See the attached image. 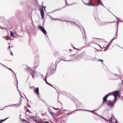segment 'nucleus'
<instances>
[{
	"instance_id": "nucleus-1",
	"label": "nucleus",
	"mask_w": 123,
	"mask_h": 123,
	"mask_svg": "<svg viewBox=\"0 0 123 123\" xmlns=\"http://www.w3.org/2000/svg\"><path fill=\"white\" fill-rule=\"evenodd\" d=\"M119 94L118 91H117L113 93V95L114 97V100L112 102L111 100L107 101V105L110 107V108L114 107V104L115 102L117 99V95Z\"/></svg>"
},
{
	"instance_id": "nucleus-2",
	"label": "nucleus",
	"mask_w": 123,
	"mask_h": 123,
	"mask_svg": "<svg viewBox=\"0 0 123 123\" xmlns=\"http://www.w3.org/2000/svg\"><path fill=\"white\" fill-rule=\"evenodd\" d=\"M113 92H110L107 95H105V96L103 98V102H106L107 101V98L109 96L111 95H113Z\"/></svg>"
},
{
	"instance_id": "nucleus-3",
	"label": "nucleus",
	"mask_w": 123,
	"mask_h": 123,
	"mask_svg": "<svg viewBox=\"0 0 123 123\" xmlns=\"http://www.w3.org/2000/svg\"><path fill=\"white\" fill-rule=\"evenodd\" d=\"M111 122L113 123H117V120L114 116H112L110 119Z\"/></svg>"
},
{
	"instance_id": "nucleus-4",
	"label": "nucleus",
	"mask_w": 123,
	"mask_h": 123,
	"mask_svg": "<svg viewBox=\"0 0 123 123\" xmlns=\"http://www.w3.org/2000/svg\"><path fill=\"white\" fill-rule=\"evenodd\" d=\"M39 28L44 34H47V32L43 27L39 25Z\"/></svg>"
},
{
	"instance_id": "nucleus-5",
	"label": "nucleus",
	"mask_w": 123,
	"mask_h": 123,
	"mask_svg": "<svg viewBox=\"0 0 123 123\" xmlns=\"http://www.w3.org/2000/svg\"><path fill=\"white\" fill-rule=\"evenodd\" d=\"M41 17L43 19L44 18V11L43 10V9L42 8L41 9Z\"/></svg>"
},
{
	"instance_id": "nucleus-6",
	"label": "nucleus",
	"mask_w": 123,
	"mask_h": 123,
	"mask_svg": "<svg viewBox=\"0 0 123 123\" xmlns=\"http://www.w3.org/2000/svg\"><path fill=\"white\" fill-rule=\"evenodd\" d=\"M34 91L37 94H39V88H34Z\"/></svg>"
},
{
	"instance_id": "nucleus-7",
	"label": "nucleus",
	"mask_w": 123,
	"mask_h": 123,
	"mask_svg": "<svg viewBox=\"0 0 123 123\" xmlns=\"http://www.w3.org/2000/svg\"><path fill=\"white\" fill-rule=\"evenodd\" d=\"M83 2L85 5H86L89 6H94V5L92 4V3H91L90 2H89L88 4L86 3Z\"/></svg>"
},
{
	"instance_id": "nucleus-8",
	"label": "nucleus",
	"mask_w": 123,
	"mask_h": 123,
	"mask_svg": "<svg viewBox=\"0 0 123 123\" xmlns=\"http://www.w3.org/2000/svg\"><path fill=\"white\" fill-rule=\"evenodd\" d=\"M9 118V117L6 118L4 119H1L0 120V123H1L6 120L8 118Z\"/></svg>"
},
{
	"instance_id": "nucleus-9",
	"label": "nucleus",
	"mask_w": 123,
	"mask_h": 123,
	"mask_svg": "<svg viewBox=\"0 0 123 123\" xmlns=\"http://www.w3.org/2000/svg\"><path fill=\"white\" fill-rule=\"evenodd\" d=\"M30 73L31 75H32L33 74H35L36 73L35 71L31 70L30 71Z\"/></svg>"
},
{
	"instance_id": "nucleus-10",
	"label": "nucleus",
	"mask_w": 123,
	"mask_h": 123,
	"mask_svg": "<svg viewBox=\"0 0 123 123\" xmlns=\"http://www.w3.org/2000/svg\"><path fill=\"white\" fill-rule=\"evenodd\" d=\"M66 21L67 22H69L71 24H75V22H71L69 21Z\"/></svg>"
},
{
	"instance_id": "nucleus-11",
	"label": "nucleus",
	"mask_w": 123,
	"mask_h": 123,
	"mask_svg": "<svg viewBox=\"0 0 123 123\" xmlns=\"http://www.w3.org/2000/svg\"><path fill=\"white\" fill-rule=\"evenodd\" d=\"M86 110V111H90V112H91L92 111H90V110H84V109H77V110H75L74 111H77V110Z\"/></svg>"
},
{
	"instance_id": "nucleus-12",
	"label": "nucleus",
	"mask_w": 123,
	"mask_h": 123,
	"mask_svg": "<svg viewBox=\"0 0 123 123\" xmlns=\"http://www.w3.org/2000/svg\"><path fill=\"white\" fill-rule=\"evenodd\" d=\"M50 18H51L52 19V20H61V21H62V20L59 19H58V18H55V19H54V18H52L50 16Z\"/></svg>"
},
{
	"instance_id": "nucleus-13",
	"label": "nucleus",
	"mask_w": 123,
	"mask_h": 123,
	"mask_svg": "<svg viewBox=\"0 0 123 123\" xmlns=\"http://www.w3.org/2000/svg\"><path fill=\"white\" fill-rule=\"evenodd\" d=\"M98 4L97 5L98 6V5H100V3L101 2V0H97Z\"/></svg>"
},
{
	"instance_id": "nucleus-14",
	"label": "nucleus",
	"mask_w": 123,
	"mask_h": 123,
	"mask_svg": "<svg viewBox=\"0 0 123 123\" xmlns=\"http://www.w3.org/2000/svg\"><path fill=\"white\" fill-rule=\"evenodd\" d=\"M10 35L11 37H13V35L14 34L13 32L12 31H10Z\"/></svg>"
},
{
	"instance_id": "nucleus-15",
	"label": "nucleus",
	"mask_w": 123,
	"mask_h": 123,
	"mask_svg": "<svg viewBox=\"0 0 123 123\" xmlns=\"http://www.w3.org/2000/svg\"><path fill=\"white\" fill-rule=\"evenodd\" d=\"M117 31H118V29H117V33L115 34V36L114 37L115 39L117 38Z\"/></svg>"
},
{
	"instance_id": "nucleus-16",
	"label": "nucleus",
	"mask_w": 123,
	"mask_h": 123,
	"mask_svg": "<svg viewBox=\"0 0 123 123\" xmlns=\"http://www.w3.org/2000/svg\"><path fill=\"white\" fill-rule=\"evenodd\" d=\"M49 112L51 115L53 116L54 115L53 113L52 112H51L50 111H49Z\"/></svg>"
},
{
	"instance_id": "nucleus-17",
	"label": "nucleus",
	"mask_w": 123,
	"mask_h": 123,
	"mask_svg": "<svg viewBox=\"0 0 123 123\" xmlns=\"http://www.w3.org/2000/svg\"><path fill=\"white\" fill-rule=\"evenodd\" d=\"M61 9H56V10H54V11H53L52 12H55V11L59 10H60Z\"/></svg>"
},
{
	"instance_id": "nucleus-18",
	"label": "nucleus",
	"mask_w": 123,
	"mask_h": 123,
	"mask_svg": "<svg viewBox=\"0 0 123 123\" xmlns=\"http://www.w3.org/2000/svg\"><path fill=\"white\" fill-rule=\"evenodd\" d=\"M46 77H45V79H44V80H45V82H46V83L47 84H48V83L47 81V80H46Z\"/></svg>"
},
{
	"instance_id": "nucleus-19",
	"label": "nucleus",
	"mask_w": 123,
	"mask_h": 123,
	"mask_svg": "<svg viewBox=\"0 0 123 123\" xmlns=\"http://www.w3.org/2000/svg\"><path fill=\"white\" fill-rule=\"evenodd\" d=\"M52 108H53L54 109H55L56 110H58L59 109V108H57L56 109V108H55L53 107H52Z\"/></svg>"
},
{
	"instance_id": "nucleus-20",
	"label": "nucleus",
	"mask_w": 123,
	"mask_h": 123,
	"mask_svg": "<svg viewBox=\"0 0 123 123\" xmlns=\"http://www.w3.org/2000/svg\"><path fill=\"white\" fill-rule=\"evenodd\" d=\"M115 22V21H113V22H106V23H113V22Z\"/></svg>"
},
{
	"instance_id": "nucleus-21",
	"label": "nucleus",
	"mask_w": 123,
	"mask_h": 123,
	"mask_svg": "<svg viewBox=\"0 0 123 123\" xmlns=\"http://www.w3.org/2000/svg\"><path fill=\"white\" fill-rule=\"evenodd\" d=\"M6 38L5 39L6 40H8L9 39V37H6Z\"/></svg>"
},
{
	"instance_id": "nucleus-22",
	"label": "nucleus",
	"mask_w": 123,
	"mask_h": 123,
	"mask_svg": "<svg viewBox=\"0 0 123 123\" xmlns=\"http://www.w3.org/2000/svg\"><path fill=\"white\" fill-rule=\"evenodd\" d=\"M111 44V43H109V44L106 47V48L107 49L108 48V47L110 45V44Z\"/></svg>"
},
{
	"instance_id": "nucleus-23",
	"label": "nucleus",
	"mask_w": 123,
	"mask_h": 123,
	"mask_svg": "<svg viewBox=\"0 0 123 123\" xmlns=\"http://www.w3.org/2000/svg\"><path fill=\"white\" fill-rule=\"evenodd\" d=\"M105 119L106 120V121H108L110 123L111 122H110V119H109L108 120H107V119Z\"/></svg>"
},
{
	"instance_id": "nucleus-24",
	"label": "nucleus",
	"mask_w": 123,
	"mask_h": 123,
	"mask_svg": "<svg viewBox=\"0 0 123 123\" xmlns=\"http://www.w3.org/2000/svg\"><path fill=\"white\" fill-rule=\"evenodd\" d=\"M24 122H27L28 123H30L29 122H28L27 121H26L25 120H24Z\"/></svg>"
},
{
	"instance_id": "nucleus-25",
	"label": "nucleus",
	"mask_w": 123,
	"mask_h": 123,
	"mask_svg": "<svg viewBox=\"0 0 123 123\" xmlns=\"http://www.w3.org/2000/svg\"><path fill=\"white\" fill-rule=\"evenodd\" d=\"M48 84L50 86H52V85L49 83H48Z\"/></svg>"
},
{
	"instance_id": "nucleus-26",
	"label": "nucleus",
	"mask_w": 123,
	"mask_h": 123,
	"mask_svg": "<svg viewBox=\"0 0 123 123\" xmlns=\"http://www.w3.org/2000/svg\"><path fill=\"white\" fill-rule=\"evenodd\" d=\"M95 115H98V116H99V117H102V118H103V117H102L101 116H100L98 115V114H97V113H95Z\"/></svg>"
},
{
	"instance_id": "nucleus-27",
	"label": "nucleus",
	"mask_w": 123,
	"mask_h": 123,
	"mask_svg": "<svg viewBox=\"0 0 123 123\" xmlns=\"http://www.w3.org/2000/svg\"><path fill=\"white\" fill-rule=\"evenodd\" d=\"M63 60L64 61H71L72 60Z\"/></svg>"
},
{
	"instance_id": "nucleus-28",
	"label": "nucleus",
	"mask_w": 123,
	"mask_h": 123,
	"mask_svg": "<svg viewBox=\"0 0 123 123\" xmlns=\"http://www.w3.org/2000/svg\"><path fill=\"white\" fill-rule=\"evenodd\" d=\"M43 123H50L49 122H48L47 121H45Z\"/></svg>"
},
{
	"instance_id": "nucleus-29",
	"label": "nucleus",
	"mask_w": 123,
	"mask_h": 123,
	"mask_svg": "<svg viewBox=\"0 0 123 123\" xmlns=\"http://www.w3.org/2000/svg\"><path fill=\"white\" fill-rule=\"evenodd\" d=\"M35 74H33L32 75V78L33 79H34V75H35Z\"/></svg>"
},
{
	"instance_id": "nucleus-30",
	"label": "nucleus",
	"mask_w": 123,
	"mask_h": 123,
	"mask_svg": "<svg viewBox=\"0 0 123 123\" xmlns=\"http://www.w3.org/2000/svg\"><path fill=\"white\" fill-rule=\"evenodd\" d=\"M114 39H115V38H113L112 40H111V42H110V43H112V41H113V40H114Z\"/></svg>"
},
{
	"instance_id": "nucleus-31",
	"label": "nucleus",
	"mask_w": 123,
	"mask_h": 123,
	"mask_svg": "<svg viewBox=\"0 0 123 123\" xmlns=\"http://www.w3.org/2000/svg\"><path fill=\"white\" fill-rule=\"evenodd\" d=\"M98 61H101L102 63V62L103 61V60H102L101 59H99V60Z\"/></svg>"
},
{
	"instance_id": "nucleus-32",
	"label": "nucleus",
	"mask_w": 123,
	"mask_h": 123,
	"mask_svg": "<svg viewBox=\"0 0 123 123\" xmlns=\"http://www.w3.org/2000/svg\"><path fill=\"white\" fill-rule=\"evenodd\" d=\"M75 4V3H73V4H70V5H68V4H67V5H68V6H70V5H72V4Z\"/></svg>"
},
{
	"instance_id": "nucleus-33",
	"label": "nucleus",
	"mask_w": 123,
	"mask_h": 123,
	"mask_svg": "<svg viewBox=\"0 0 123 123\" xmlns=\"http://www.w3.org/2000/svg\"><path fill=\"white\" fill-rule=\"evenodd\" d=\"M100 5H101L102 6H103L105 7V6H104V5H103V4H102V3H100Z\"/></svg>"
},
{
	"instance_id": "nucleus-34",
	"label": "nucleus",
	"mask_w": 123,
	"mask_h": 123,
	"mask_svg": "<svg viewBox=\"0 0 123 123\" xmlns=\"http://www.w3.org/2000/svg\"><path fill=\"white\" fill-rule=\"evenodd\" d=\"M119 22V21H117V24L118 26V22Z\"/></svg>"
},
{
	"instance_id": "nucleus-35",
	"label": "nucleus",
	"mask_w": 123,
	"mask_h": 123,
	"mask_svg": "<svg viewBox=\"0 0 123 123\" xmlns=\"http://www.w3.org/2000/svg\"><path fill=\"white\" fill-rule=\"evenodd\" d=\"M26 112H28V111H29V110H28V109H27L26 110Z\"/></svg>"
},
{
	"instance_id": "nucleus-36",
	"label": "nucleus",
	"mask_w": 123,
	"mask_h": 123,
	"mask_svg": "<svg viewBox=\"0 0 123 123\" xmlns=\"http://www.w3.org/2000/svg\"><path fill=\"white\" fill-rule=\"evenodd\" d=\"M119 21H120V22H123V21H122V20H119Z\"/></svg>"
},
{
	"instance_id": "nucleus-37",
	"label": "nucleus",
	"mask_w": 123,
	"mask_h": 123,
	"mask_svg": "<svg viewBox=\"0 0 123 123\" xmlns=\"http://www.w3.org/2000/svg\"><path fill=\"white\" fill-rule=\"evenodd\" d=\"M43 7V8H44V10H45V7Z\"/></svg>"
},
{
	"instance_id": "nucleus-38",
	"label": "nucleus",
	"mask_w": 123,
	"mask_h": 123,
	"mask_svg": "<svg viewBox=\"0 0 123 123\" xmlns=\"http://www.w3.org/2000/svg\"><path fill=\"white\" fill-rule=\"evenodd\" d=\"M118 95V96H119V97H121V95H119V94H118V95H117V96Z\"/></svg>"
},
{
	"instance_id": "nucleus-39",
	"label": "nucleus",
	"mask_w": 123,
	"mask_h": 123,
	"mask_svg": "<svg viewBox=\"0 0 123 123\" xmlns=\"http://www.w3.org/2000/svg\"><path fill=\"white\" fill-rule=\"evenodd\" d=\"M65 3L66 4L67 3V1L66 0H65Z\"/></svg>"
},
{
	"instance_id": "nucleus-40",
	"label": "nucleus",
	"mask_w": 123,
	"mask_h": 123,
	"mask_svg": "<svg viewBox=\"0 0 123 123\" xmlns=\"http://www.w3.org/2000/svg\"><path fill=\"white\" fill-rule=\"evenodd\" d=\"M11 54L12 55H13V54H12V52H11Z\"/></svg>"
},
{
	"instance_id": "nucleus-41",
	"label": "nucleus",
	"mask_w": 123,
	"mask_h": 123,
	"mask_svg": "<svg viewBox=\"0 0 123 123\" xmlns=\"http://www.w3.org/2000/svg\"><path fill=\"white\" fill-rule=\"evenodd\" d=\"M10 70H11V71H12V70L10 68H8Z\"/></svg>"
},
{
	"instance_id": "nucleus-42",
	"label": "nucleus",
	"mask_w": 123,
	"mask_h": 123,
	"mask_svg": "<svg viewBox=\"0 0 123 123\" xmlns=\"http://www.w3.org/2000/svg\"><path fill=\"white\" fill-rule=\"evenodd\" d=\"M37 95L38 96V97L39 98L40 97H39V96L38 94H37Z\"/></svg>"
},
{
	"instance_id": "nucleus-43",
	"label": "nucleus",
	"mask_w": 123,
	"mask_h": 123,
	"mask_svg": "<svg viewBox=\"0 0 123 123\" xmlns=\"http://www.w3.org/2000/svg\"><path fill=\"white\" fill-rule=\"evenodd\" d=\"M92 0H90V2H90L91 3V2Z\"/></svg>"
},
{
	"instance_id": "nucleus-44",
	"label": "nucleus",
	"mask_w": 123,
	"mask_h": 123,
	"mask_svg": "<svg viewBox=\"0 0 123 123\" xmlns=\"http://www.w3.org/2000/svg\"><path fill=\"white\" fill-rule=\"evenodd\" d=\"M73 47L74 49H76V48H75V47H73Z\"/></svg>"
},
{
	"instance_id": "nucleus-45",
	"label": "nucleus",
	"mask_w": 123,
	"mask_h": 123,
	"mask_svg": "<svg viewBox=\"0 0 123 123\" xmlns=\"http://www.w3.org/2000/svg\"><path fill=\"white\" fill-rule=\"evenodd\" d=\"M34 121H37V120H35Z\"/></svg>"
},
{
	"instance_id": "nucleus-46",
	"label": "nucleus",
	"mask_w": 123,
	"mask_h": 123,
	"mask_svg": "<svg viewBox=\"0 0 123 123\" xmlns=\"http://www.w3.org/2000/svg\"><path fill=\"white\" fill-rule=\"evenodd\" d=\"M8 49H10V46H9V47H8Z\"/></svg>"
},
{
	"instance_id": "nucleus-47",
	"label": "nucleus",
	"mask_w": 123,
	"mask_h": 123,
	"mask_svg": "<svg viewBox=\"0 0 123 123\" xmlns=\"http://www.w3.org/2000/svg\"><path fill=\"white\" fill-rule=\"evenodd\" d=\"M115 17L117 18V19H119V18L118 17H117L116 16H115Z\"/></svg>"
},
{
	"instance_id": "nucleus-48",
	"label": "nucleus",
	"mask_w": 123,
	"mask_h": 123,
	"mask_svg": "<svg viewBox=\"0 0 123 123\" xmlns=\"http://www.w3.org/2000/svg\"><path fill=\"white\" fill-rule=\"evenodd\" d=\"M107 49L105 48V49L104 50V51H106V49Z\"/></svg>"
},
{
	"instance_id": "nucleus-49",
	"label": "nucleus",
	"mask_w": 123,
	"mask_h": 123,
	"mask_svg": "<svg viewBox=\"0 0 123 123\" xmlns=\"http://www.w3.org/2000/svg\"><path fill=\"white\" fill-rule=\"evenodd\" d=\"M93 113L94 114H95V113H95V112H93Z\"/></svg>"
},
{
	"instance_id": "nucleus-50",
	"label": "nucleus",
	"mask_w": 123,
	"mask_h": 123,
	"mask_svg": "<svg viewBox=\"0 0 123 123\" xmlns=\"http://www.w3.org/2000/svg\"><path fill=\"white\" fill-rule=\"evenodd\" d=\"M24 95L25 96V97L26 98H26V97H25V95Z\"/></svg>"
},
{
	"instance_id": "nucleus-51",
	"label": "nucleus",
	"mask_w": 123,
	"mask_h": 123,
	"mask_svg": "<svg viewBox=\"0 0 123 123\" xmlns=\"http://www.w3.org/2000/svg\"><path fill=\"white\" fill-rule=\"evenodd\" d=\"M76 58H78V57H76Z\"/></svg>"
},
{
	"instance_id": "nucleus-52",
	"label": "nucleus",
	"mask_w": 123,
	"mask_h": 123,
	"mask_svg": "<svg viewBox=\"0 0 123 123\" xmlns=\"http://www.w3.org/2000/svg\"><path fill=\"white\" fill-rule=\"evenodd\" d=\"M115 75H117V74H115Z\"/></svg>"
},
{
	"instance_id": "nucleus-53",
	"label": "nucleus",
	"mask_w": 123,
	"mask_h": 123,
	"mask_svg": "<svg viewBox=\"0 0 123 123\" xmlns=\"http://www.w3.org/2000/svg\"><path fill=\"white\" fill-rule=\"evenodd\" d=\"M56 63H57V62H55L56 64Z\"/></svg>"
},
{
	"instance_id": "nucleus-54",
	"label": "nucleus",
	"mask_w": 123,
	"mask_h": 123,
	"mask_svg": "<svg viewBox=\"0 0 123 123\" xmlns=\"http://www.w3.org/2000/svg\"><path fill=\"white\" fill-rule=\"evenodd\" d=\"M68 114V115H70V114Z\"/></svg>"
},
{
	"instance_id": "nucleus-55",
	"label": "nucleus",
	"mask_w": 123,
	"mask_h": 123,
	"mask_svg": "<svg viewBox=\"0 0 123 123\" xmlns=\"http://www.w3.org/2000/svg\"><path fill=\"white\" fill-rule=\"evenodd\" d=\"M27 100H28V99H27Z\"/></svg>"
}]
</instances>
